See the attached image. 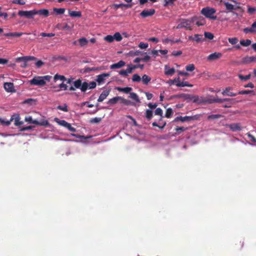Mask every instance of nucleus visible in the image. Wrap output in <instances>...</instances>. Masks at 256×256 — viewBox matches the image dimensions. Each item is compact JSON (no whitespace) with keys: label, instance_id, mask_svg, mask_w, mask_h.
<instances>
[{"label":"nucleus","instance_id":"obj_45","mask_svg":"<svg viewBox=\"0 0 256 256\" xmlns=\"http://www.w3.org/2000/svg\"><path fill=\"white\" fill-rule=\"evenodd\" d=\"M247 136H248V138L249 140L250 141L252 142L254 144L256 143V138L252 135L251 134L248 133L247 134Z\"/></svg>","mask_w":256,"mask_h":256},{"label":"nucleus","instance_id":"obj_46","mask_svg":"<svg viewBox=\"0 0 256 256\" xmlns=\"http://www.w3.org/2000/svg\"><path fill=\"white\" fill-rule=\"evenodd\" d=\"M148 45L147 43H144L142 42H140L138 45V46L141 49H146L148 47Z\"/></svg>","mask_w":256,"mask_h":256},{"label":"nucleus","instance_id":"obj_17","mask_svg":"<svg viewBox=\"0 0 256 256\" xmlns=\"http://www.w3.org/2000/svg\"><path fill=\"white\" fill-rule=\"evenodd\" d=\"M231 87L226 88L222 92V94L224 96H234L237 95V94L230 92L232 90Z\"/></svg>","mask_w":256,"mask_h":256},{"label":"nucleus","instance_id":"obj_48","mask_svg":"<svg viewBox=\"0 0 256 256\" xmlns=\"http://www.w3.org/2000/svg\"><path fill=\"white\" fill-rule=\"evenodd\" d=\"M222 117L220 114H212L208 116V119H217Z\"/></svg>","mask_w":256,"mask_h":256},{"label":"nucleus","instance_id":"obj_10","mask_svg":"<svg viewBox=\"0 0 256 256\" xmlns=\"http://www.w3.org/2000/svg\"><path fill=\"white\" fill-rule=\"evenodd\" d=\"M120 102V103L126 106L133 105V102L130 100L124 99L120 96H116L113 98V104Z\"/></svg>","mask_w":256,"mask_h":256},{"label":"nucleus","instance_id":"obj_2","mask_svg":"<svg viewBox=\"0 0 256 256\" xmlns=\"http://www.w3.org/2000/svg\"><path fill=\"white\" fill-rule=\"evenodd\" d=\"M52 78L50 76H36L30 81V83L32 85L42 86H44L46 82L50 81Z\"/></svg>","mask_w":256,"mask_h":256},{"label":"nucleus","instance_id":"obj_9","mask_svg":"<svg viewBox=\"0 0 256 256\" xmlns=\"http://www.w3.org/2000/svg\"><path fill=\"white\" fill-rule=\"evenodd\" d=\"M180 98H182L188 101H193L194 102H198V96H196L190 95L186 94H182L180 96Z\"/></svg>","mask_w":256,"mask_h":256},{"label":"nucleus","instance_id":"obj_8","mask_svg":"<svg viewBox=\"0 0 256 256\" xmlns=\"http://www.w3.org/2000/svg\"><path fill=\"white\" fill-rule=\"evenodd\" d=\"M56 122L60 125L66 128H68L70 131L72 132H76V129L74 127H72L70 124L67 122L66 121L64 120H59L58 118L55 119Z\"/></svg>","mask_w":256,"mask_h":256},{"label":"nucleus","instance_id":"obj_28","mask_svg":"<svg viewBox=\"0 0 256 256\" xmlns=\"http://www.w3.org/2000/svg\"><path fill=\"white\" fill-rule=\"evenodd\" d=\"M126 63L123 60H120L118 63L113 64V69L114 68H119L125 65Z\"/></svg>","mask_w":256,"mask_h":256},{"label":"nucleus","instance_id":"obj_13","mask_svg":"<svg viewBox=\"0 0 256 256\" xmlns=\"http://www.w3.org/2000/svg\"><path fill=\"white\" fill-rule=\"evenodd\" d=\"M4 88L8 92L14 93L16 92L14 84L12 82H4Z\"/></svg>","mask_w":256,"mask_h":256},{"label":"nucleus","instance_id":"obj_63","mask_svg":"<svg viewBox=\"0 0 256 256\" xmlns=\"http://www.w3.org/2000/svg\"><path fill=\"white\" fill-rule=\"evenodd\" d=\"M146 95L148 100H150L152 98V94L149 92H146Z\"/></svg>","mask_w":256,"mask_h":256},{"label":"nucleus","instance_id":"obj_18","mask_svg":"<svg viewBox=\"0 0 256 256\" xmlns=\"http://www.w3.org/2000/svg\"><path fill=\"white\" fill-rule=\"evenodd\" d=\"M36 14L42 15L45 17H47L49 16V11L46 9H42L39 10H35V15Z\"/></svg>","mask_w":256,"mask_h":256},{"label":"nucleus","instance_id":"obj_26","mask_svg":"<svg viewBox=\"0 0 256 256\" xmlns=\"http://www.w3.org/2000/svg\"><path fill=\"white\" fill-rule=\"evenodd\" d=\"M68 14L72 17H80L82 16L81 12L77 11L69 10Z\"/></svg>","mask_w":256,"mask_h":256},{"label":"nucleus","instance_id":"obj_22","mask_svg":"<svg viewBox=\"0 0 256 256\" xmlns=\"http://www.w3.org/2000/svg\"><path fill=\"white\" fill-rule=\"evenodd\" d=\"M176 86L178 87L188 86L192 88L193 86L192 84H188V82H178L176 84Z\"/></svg>","mask_w":256,"mask_h":256},{"label":"nucleus","instance_id":"obj_38","mask_svg":"<svg viewBox=\"0 0 256 256\" xmlns=\"http://www.w3.org/2000/svg\"><path fill=\"white\" fill-rule=\"evenodd\" d=\"M204 36L205 38L209 39V40H212L213 39L214 36V34L210 32H204Z\"/></svg>","mask_w":256,"mask_h":256},{"label":"nucleus","instance_id":"obj_42","mask_svg":"<svg viewBox=\"0 0 256 256\" xmlns=\"http://www.w3.org/2000/svg\"><path fill=\"white\" fill-rule=\"evenodd\" d=\"M54 11L56 12L57 14H62L65 12L64 8H54Z\"/></svg>","mask_w":256,"mask_h":256},{"label":"nucleus","instance_id":"obj_12","mask_svg":"<svg viewBox=\"0 0 256 256\" xmlns=\"http://www.w3.org/2000/svg\"><path fill=\"white\" fill-rule=\"evenodd\" d=\"M197 118V116H178L175 118L174 120V122L181 121L182 122H184L186 121H190L192 120H196Z\"/></svg>","mask_w":256,"mask_h":256},{"label":"nucleus","instance_id":"obj_23","mask_svg":"<svg viewBox=\"0 0 256 256\" xmlns=\"http://www.w3.org/2000/svg\"><path fill=\"white\" fill-rule=\"evenodd\" d=\"M204 39L202 35L200 34H196L194 36V40L198 43L204 41Z\"/></svg>","mask_w":256,"mask_h":256},{"label":"nucleus","instance_id":"obj_52","mask_svg":"<svg viewBox=\"0 0 256 256\" xmlns=\"http://www.w3.org/2000/svg\"><path fill=\"white\" fill-rule=\"evenodd\" d=\"M22 35V33L14 32V33H9L6 34L8 36H20Z\"/></svg>","mask_w":256,"mask_h":256},{"label":"nucleus","instance_id":"obj_60","mask_svg":"<svg viewBox=\"0 0 256 256\" xmlns=\"http://www.w3.org/2000/svg\"><path fill=\"white\" fill-rule=\"evenodd\" d=\"M104 40L111 42H112V36L108 35V36L104 37Z\"/></svg>","mask_w":256,"mask_h":256},{"label":"nucleus","instance_id":"obj_16","mask_svg":"<svg viewBox=\"0 0 256 256\" xmlns=\"http://www.w3.org/2000/svg\"><path fill=\"white\" fill-rule=\"evenodd\" d=\"M174 68H170L168 65L164 66V74L167 76H172L175 72Z\"/></svg>","mask_w":256,"mask_h":256},{"label":"nucleus","instance_id":"obj_3","mask_svg":"<svg viewBox=\"0 0 256 256\" xmlns=\"http://www.w3.org/2000/svg\"><path fill=\"white\" fill-rule=\"evenodd\" d=\"M196 20V17H192L190 19H182L176 26V28H186L188 30H192V24Z\"/></svg>","mask_w":256,"mask_h":256},{"label":"nucleus","instance_id":"obj_43","mask_svg":"<svg viewBox=\"0 0 256 256\" xmlns=\"http://www.w3.org/2000/svg\"><path fill=\"white\" fill-rule=\"evenodd\" d=\"M228 40L232 44H235L238 42V39L236 38H229Z\"/></svg>","mask_w":256,"mask_h":256},{"label":"nucleus","instance_id":"obj_31","mask_svg":"<svg viewBox=\"0 0 256 256\" xmlns=\"http://www.w3.org/2000/svg\"><path fill=\"white\" fill-rule=\"evenodd\" d=\"M129 98L132 100H134L136 102H140L138 96L134 92H130Z\"/></svg>","mask_w":256,"mask_h":256},{"label":"nucleus","instance_id":"obj_15","mask_svg":"<svg viewBox=\"0 0 256 256\" xmlns=\"http://www.w3.org/2000/svg\"><path fill=\"white\" fill-rule=\"evenodd\" d=\"M222 56V54L220 52H214L210 54L207 58V60H214Z\"/></svg>","mask_w":256,"mask_h":256},{"label":"nucleus","instance_id":"obj_37","mask_svg":"<svg viewBox=\"0 0 256 256\" xmlns=\"http://www.w3.org/2000/svg\"><path fill=\"white\" fill-rule=\"evenodd\" d=\"M132 4H120L118 5H116V8H120V7L124 6V7H125L126 8H130L132 7Z\"/></svg>","mask_w":256,"mask_h":256},{"label":"nucleus","instance_id":"obj_11","mask_svg":"<svg viewBox=\"0 0 256 256\" xmlns=\"http://www.w3.org/2000/svg\"><path fill=\"white\" fill-rule=\"evenodd\" d=\"M18 14L20 16H24L28 18H31L35 15V10L30 11L20 10L18 12Z\"/></svg>","mask_w":256,"mask_h":256},{"label":"nucleus","instance_id":"obj_21","mask_svg":"<svg viewBox=\"0 0 256 256\" xmlns=\"http://www.w3.org/2000/svg\"><path fill=\"white\" fill-rule=\"evenodd\" d=\"M151 80V78L146 74H144L141 78L142 83L146 85L150 82Z\"/></svg>","mask_w":256,"mask_h":256},{"label":"nucleus","instance_id":"obj_30","mask_svg":"<svg viewBox=\"0 0 256 256\" xmlns=\"http://www.w3.org/2000/svg\"><path fill=\"white\" fill-rule=\"evenodd\" d=\"M230 128L233 131L240 130V127L238 124H231L230 125Z\"/></svg>","mask_w":256,"mask_h":256},{"label":"nucleus","instance_id":"obj_58","mask_svg":"<svg viewBox=\"0 0 256 256\" xmlns=\"http://www.w3.org/2000/svg\"><path fill=\"white\" fill-rule=\"evenodd\" d=\"M252 92V91H250V90H242V91H240L238 94H250V92Z\"/></svg>","mask_w":256,"mask_h":256},{"label":"nucleus","instance_id":"obj_6","mask_svg":"<svg viewBox=\"0 0 256 256\" xmlns=\"http://www.w3.org/2000/svg\"><path fill=\"white\" fill-rule=\"evenodd\" d=\"M25 120L29 123L34 124L40 126H48V122L46 120H42L40 122H38L36 120H33L32 116H26L25 118Z\"/></svg>","mask_w":256,"mask_h":256},{"label":"nucleus","instance_id":"obj_62","mask_svg":"<svg viewBox=\"0 0 256 256\" xmlns=\"http://www.w3.org/2000/svg\"><path fill=\"white\" fill-rule=\"evenodd\" d=\"M119 74L123 76H128L127 73L126 72V70H121L119 72Z\"/></svg>","mask_w":256,"mask_h":256},{"label":"nucleus","instance_id":"obj_24","mask_svg":"<svg viewBox=\"0 0 256 256\" xmlns=\"http://www.w3.org/2000/svg\"><path fill=\"white\" fill-rule=\"evenodd\" d=\"M108 91H104L100 95L98 98V102H102L108 95Z\"/></svg>","mask_w":256,"mask_h":256},{"label":"nucleus","instance_id":"obj_29","mask_svg":"<svg viewBox=\"0 0 256 256\" xmlns=\"http://www.w3.org/2000/svg\"><path fill=\"white\" fill-rule=\"evenodd\" d=\"M14 116H12L10 120H14V124L16 126H20L23 124L22 122H20V117L19 116H16L15 118H14Z\"/></svg>","mask_w":256,"mask_h":256},{"label":"nucleus","instance_id":"obj_44","mask_svg":"<svg viewBox=\"0 0 256 256\" xmlns=\"http://www.w3.org/2000/svg\"><path fill=\"white\" fill-rule=\"evenodd\" d=\"M250 76L251 75L250 74H249L247 76H243L242 74H239L238 77L241 80H246L250 79Z\"/></svg>","mask_w":256,"mask_h":256},{"label":"nucleus","instance_id":"obj_32","mask_svg":"<svg viewBox=\"0 0 256 256\" xmlns=\"http://www.w3.org/2000/svg\"><path fill=\"white\" fill-rule=\"evenodd\" d=\"M122 37L120 32H116L113 35V40H115L118 42H120L122 40Z\"/></svg>","mask_w":256,"mask_h":256},{"label":"nucleus","instance_id":"obj_33","mask_svg":"<svg viewBox=\"0 0 256 256\" xmlns=\"http://www.w3.org/2000/svg\"><path fill=\"white\" fill-rule=\"evenodd\" d=\"M224 4L228 10H232L234 9V6L228 2H225Z\"/></svg>","mask_w":256,"mask_h":256},{"label":"nucleus","instance_id":"obj_25","mask_svg":"<svg viewBox=\"0 0 256 256\" xmlns=\"http://www.w3.org/2000/svg\"><path fill=\"white\" fill-rule=\"evenodd\" d=\"M88 40L84 38H80L78 40V46H84L87 45Z\"/></svg>","mask_w":256,"mask_h":256},{"label":"nucleus","instance_id":"obj_14","mask_svg":"<svg viewBox=\"0 0 256 256\" xmlns=\"http://www.w3.org/2000/svg\"><path fill=\"white\" fill-rule=\"evenodd\" d=\"M155 10L154 9H150L149 10H145L142 12L140 14V15L142 18H146L152 16Z\"/></svg>","mask_w":256,"mask_h":256},{"label":"nucleus","instance_id":"obj_1","mask_svg":"<svg viewBox=\"0 0 256 256\" xmlns=\"http://www.w3.org/2000/svg\"><path fill=\"white\" fill-rule=\"evenodd\" d=\"M74 86L76 88H80L82 92H86L87 90L93 89L96 86V82L94 81L82 82L80 80H77L73 83Z\"/></svg>","mask_w":256,"mask_h":256},{"label":"nucleus","instance_id":"obj_4","mask_svg":"<svg viewBox=\"0 0 256 256\" xmlns=\"http://www.w3.org/2000/svg\"><path fill=\"white\" fill-rule=\"evenodd\" d=\"M200 12L207 18L214 20L216 19V16H214L216 12V10L214 8L207 6L202 8Z\"/></svg>","mask_w":256,"mask_h":256},{"label":"nucleus","instance_id":"obj_39","mask_svg":"<svg viewBox=\"0 0 256 256\" xmlns=\"http://www.w3.org/2000/svg\"><path fill=\"white\" fill-rule=\"evenodd\" d=\"M186 69L187 71L192 72L195 69V66L194 64H190L186 66Z\"/></svg>","mask_w":256,"mask_h":256},{"label":"nucleus","instance_id":"obj_35","mask_svg":"<svg viewBox=\"0 0 256 256\" xmlns=\"http://www.w3.org/2000/svg\"><path fill=\"white\" fill-rule=\"evenodd\" d=\"M132 80L133 82H138L141 80V78L138 74H134L132 77Z\"/></svg>","mask_w":256,"mask_h":256},{"label":"nucleus","instance_id":"obj_57","mask_svg":"<svg viewBox=\"0 0 256 256\" xmlns=\"http://www.w3.org/2000/svg\"><path fill=\"white\" fill-rule=\"evenodd\" d=\"M72 29V27L70 26L68 24H66L62 28V30H70Z\"/></svg>","mask_w":256,"mask_h":256},{"label":"nucleus","instance_id":"obj_27","mask_svg":"<svg viewBox=\"0 0 256 256\" xmlns=\"http://www.w3.org/2000/svg\"><path fill=\"white\" fill-rule=\"evenodd\" d=\"M54 82L58 80L64 82L66 80V78L64 76L56 74L54 77Z\"/></svg>","mask_w":256,"mask_h":256},{"label":"nucleus","instance_id":"obj_5","mask_svg":"<svg viewBox=\"0 0 256 256\" xmlns=\"http://www.w3.org/2000/svg\"><path fill=\"white\" fill-rule=\"evenodd\" d=\"M36 58L32 56L20 57L16 58V62H21L20 66L25 68L28 66V61L35 60Z\"/></svg>","mask_w":256,"mask_h":256},{"label":"nucleus","instance_id":"obj_55","mask_svg":"<svg viewBox=\"0 0 256 256\" xmlns=\"http://www.w3.org/2000/svg\"><path fill=\"white\" fill-rule=\"evenodd\" d=\"M58 108L59 109V110H62V111H64V112H68V108H67V106L64 105V106H58Z\"/></svg>","mask_w":256,"mask_h":256},{"label":"nucleus","instance_id":"obj_49","mask_svg":"<svg viewBox=\"0 0 256 256\" xmlns=\"http://www.w3.org/2000/svg\"><path fill=\"white\" fill-rule=\"evenodd\" d=\"M126 70L128 75L130 74H131L133 71V70L132 68V64H128L127 66V68Z\"/></svg>","mask_w":256,"mask_h":256},{"label":"nucleus","instance_id":"obj_64","mask_svg":"<svg viewBox=\"0 0 256 256\" xmlns=\"http://www.w3.org/2000/svg\"><path fill=\"white\" fill-rule=\"evenodd\" d=\"M148 40L154 42L156 43V42H158V40L157 38H154V37L150 38L148 39Z\"/></svg>","mask_w":256,"mask_h":256},{"label":"nucleus","instance_id":"obj_61","mask_svg":"<svg viewBox=\"0 0 256 256\" xmlns=\"http://www.w3.org/2000/svg\"><path fill=\"white\" fill-rule=\"evenodd\" d=\"M8 60L4 58H0V64H7Z\"/></svg>","mask_w":256,"mask_h":256},{"label":"nucleus","instance_id":"obj_19","mask_svg":"<svg viewBox=\"0 0 256 256\" xmlns=\"http://www.w3.org/2000/svg\"><path fill=\"white\" fill-rule=\"evenodd\" d=\"M68 88V86L66 84L64 83H62L59 86H54V91L56 92H60V90H66Z\"/></svg>","mask_w":256,"mask_h":256},{"label":"nucleus","instance_id":"obj_53","mask_svg":"<svg viewBox=\"0 0 256 256\" xmlns=\"http://www.w3.org/2000/svg\"><path fill=\"white\" fill-rule=\"evenodd\" d=\"M254 31V30L252 28H245L244 29V32H245L246 34L248 33V32H252Z\"/></svg>","mask_w":256,"mask_h":256},{"label":"nucleus","instance_id":"obj_36","mask_svg":"<svg viewBox=\"0 0 256 256\" xmlns=\"http://www.w3.org/2000/svg\"><path fill=\"white\" fill-rule=\"evenodd\" d=\"M173 114V112L172 108H169L166 110L165 116L166 117L168 118H170L172 116V114Z\"/></svg>","mask_w":256,"mask_h":256},{"label":"nucleus","instance_id":"obj_59","mask_svg":"<svg viewBox=\"0 0 256 256\" xmlns=\"http://www.w3.org/2000/svg\"><path fill=\"white\" fill-rule=\"evenodd\" d=\"M14 3L20 5H24L26 4V2L23 0H16L14 2Z\"/></svg>","mask_w":256,"mask_h":256},{"label":"nucleus","instance_id":"obj_20","mask_svg":"<svg viewBox=\"0 0 256 256\" xmlns=\"http://www.w3.org/2000/svg\"><path fill=\"white\" fill-rule=\"evenodd\" d=\"M114 89L126 94L130 93L132 90V88L130 87H126L124 88L120 87H116Z\"/></svg>","mask_w":256,"mask_h":256},{"label":"nucleus","instance_id":"obj_54","mask_svg":"<svg viewBox=\"0 0 256 256\" xmlns=\"http://www.w3.org/2000/svg\"><path fill=\"white\" fill-rule=\"evenodd\" d=\"M182 54V52L180 51V50H179V51H173L172 52V56H179L180 55H181Z\"/></svg>","mask_w":256,"mask_h":256},{"label":"nucleus","instance_id":"obj_56","mask_svg":"<svg viewBox=\"0 0 256 256\" xmlns=\"http://www.w3.org/2000/svg\"><path fill=\"white\" fill-rule=\"evenodd\" d=\"M176 0H164V6L172 4Z\"/></svg>","mask_w":256,"mask_h":256},{"label":"nucleus","instance_id":"obj_47","mask_svg":"<svg viewBox=\"0 0 256 256\" xmlns=\"http://www.w3.org/2000/svg\"><path fill=\"white\" fill-rule=\"evenodd\" d=\"M209 102H219V103H222L224 102L223 99L221 98H215L212 100H210L208 101Z\"/></svg>","mask_w":256,"mask_h":256},{"label":"nucleus","instance_id":"obj_50","mask_svg":"<svg viewBox=\"0 0 256 256\" xmlns=\"http://www.w3.org/2000/svg\"><path fill=\"white\" fill-rule=\"evenodd\" d=\"M40 35L44 37H45V36L52 37V36H54L55 34L53 33L42 32L40 34Z\"/></svg>","mask_w":256,"mask_h":256},{"label":"nucleus","instance_id":"obj_34","mask_svg":"<svg viewBox=\"0 0 256 256\" xmlns=\"http://www.w3.org/2000/svg\"><path fill=\"white\" fill-rule=\"evenodd\" d=\"M240 44L243 46H247L250 44L251 40H242L240 42Z\"/></svg>","mask_w":256,"mask_h":256},{"label":"nucleus","instance_id":"obj_51","mask_svg":"<svg viewBox=\"0 0 256 256\" xmlns=\"http://www.w3.org/2000/svg\"><path fill=\"white\" fill-rule=\"evenodd\" d=\"M155 114L162 116V110L160 108H157L155 110Z\"/></svg>","mask_w":256,"mask_h":256},{"label":"nucleus","instance_id":"obj_7","mask_svg":"<svg viewBox=\"0 0 256 256\" xmlns=\"http://www.w3.org/2000/svg\"><path fill=\"white\" fill-rule=\"evenodd\" d=\"M110 76V74H102L96 76V80L98 82V85L102 84L106 82V80Z\"/></svg>","mask_w":256,"mask_h":256},{"label":"nucleus","instance_id":"obj_41","mask_svg":"<svg viewBox=\"0 0 256 256\" xmlns=\"http://www.w3.org/2000/svg\"><path fill=\"white\" fill-rule=\"evenodd\" d=\"M146 114V118L148 120L151 119L152 117V112L151 110H147Z\"/></svg>","mask_w":256,"mask_h":256},{"label":"nucleus","instance_id":"obj_40","mask_svg":"<svg viewBox=\"0 0 256 256\" xmlns=\"http://www.w3.org/2000/svg\"><path fill=\"white\" fill-rule=\"evenodd\" d=\"M102 120L100 118H94L90 120V122L92 124L99 123Z\"/></svg>","mask_w":256,"mask_h":256}]
</instances>
